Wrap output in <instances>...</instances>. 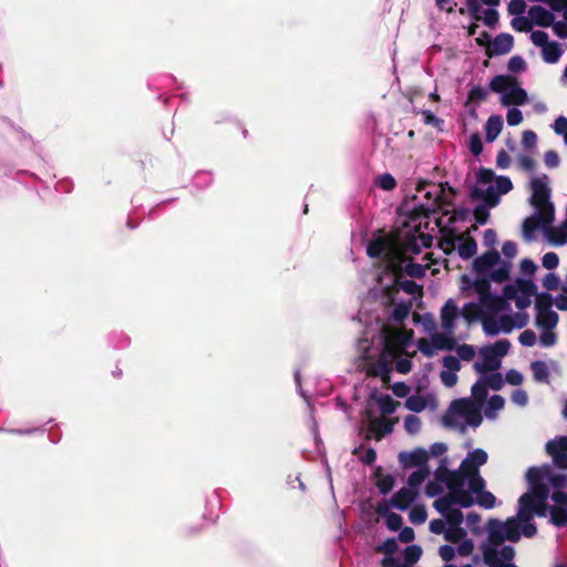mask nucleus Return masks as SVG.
I'll return each instance as SVG.
<instances>
[{"mask_svg":"<svg viewBox=\"0 0 567 567\" xmlns=\"http://www.w3.org/2000/svg\"><path fill=\"white\" fill-rule=\"evenodd\" d=\"M454 192L443 184L422 182L416 188L412 209L405 207L401 215L400 226L391 234L380 235L368 245L370 257L379 258L380 270L373 295L385 306H393L392 317L396 321L405 319L414 301L421 297L422 289L415 282L403 280V275L422 277L431 264L415 262L412 255L420 252L421 247H430L432 237L422 230L430 214L441 212L444 216L452 214L450 220L463 219L466 209L457 210L453 204Z\"/></svg>","mask_w":567,"mask_h":567,"instance_id":"obj_1","label":"nucleus"},{"mask_svg":"<svg viewBox=\"0 0 567 567\" xmlns=\"http://www.w3.org/2000/svg\"><path fill=\"white\" fill-rule=\"evenodd\" d=\"M462 295L466 298L476 297L477 301L468 302L461 311L453 299H449L441 309L440 319L443 332H433L429 338L417 341V349L432 357L439 351L451 350L456 343V332L462 323L468 327L473 321L481 320L488 336L509 333L527 324V317L518 312L514 316L504 313L505 302L488 291L485 282L470 285L467 277H462Z\"/></svg>","mask_w":567,"mask_h":567,"instance_id":"obj_2","label":"nucleus"},{"mask_svg":"<svg viewBox=\"0 0 567 567\" xmlns=\"http://www.w3.org/2000/svg\"><path fill=\"white\" fill-rule=\"evenodd\" d=\"M487 453L477 449L468 453L460 468L450 472L440 468L436 475V483H429L426 494L435 496L443 492L441 485L446 488V494L434 502V507L444 517L430 522V530L433 534H443L451 543H458L466 532L460 525L463 522L462 508L477 503L484 508H493L496 505V497L484 491L485 482L478 474L480 466L487 462Z\"/></svg>","mask_w":567,"mask_h":567,"instance_id":"obj_3","label":"nucleus"},{"mask_svg":"<svg viewBox=\"0 0 567 567\" xmlns=\"http://www.w3.org/2000/svg\"><path fill=\"white\" fill-rule=\"evenodd\" d=\"M530 495L519 497L516 516L505 522L491 519L487 523L488 538L483 545V556L489 567H516L512 560L514 548L504 545L505 540L515 543L520 536L532 537L536 534V526L530 523V511L528 507Z\"/></svg>","mask_w":567,"mask_h":567,"instance_id":"obj_4","label":"nucleus"},{"mask_svg":"<svg viewBox=\"0 0 567 567\" xmlns=\"http://www.w3.org/2000/svg\"><path fill=\"white\" fill-rule=\"evenodd\" d=\"M379 332L380 336L375 339L367 330L358 342V355L362 361L360 365L368 374L373 375H382L393 359L401 353H408L413 336L410 330L392 326H382Z\"/></svg>","mask_w":567,"mask_h":567,"instance_id":"obj_5","label":"nucleus"},{"mask_svg":"<svg viewBox=\"0 0 567 567\" xmlns=\"http://www.w3.org/2000/svg\"><path fill=\"white\" fill-rule=\"evenodd\" d=\"M529 489L520 497L530 495L528 504L530 511V523L535 526L534 516L546 517L549 515L550 522L556 526L567 525V493L557 491L550 496V505H547L548 488L550 484V466L543 465L530 467L526 474Z\"/></svg>","mask_w":567,"mask_h":567,"instance_id":"obj_6","label":"nucleus"},{"mask_svg":"<svg viewBox=\"0 0 567 567\" xmlns=\"http://www.w3.org/2000/svg\"><path fill=\"white\" fill-rule=\"evenodd\" d=\"M532 192V205L535 207V214L525 220V231L536 228L544 229L548 239L554 245H564L567 243V220L558 227H550L554 220V205L549 200L550 188L549 181L546 175L534 176L529 182Z\"/></svg>","mask_w":567,"mask_h":567,"instance_id":"obj_7","label":"nucleus"},{"mask_svg":"<svg viewBox=\"0 0 567 567\" xmlns=\"http://www.w3.org/2000/svg\"><path fill=\"white\" fill-rule=\"evenodd\" d=\"M553 303L559 309L567 311V295H559L553 301L548 295L536 297V326L540 330L539 342L543 347H553L557 337L555 328L558 323V315L551 309Z\"/></svg>","mask_w":567,"mask_h":567,"instance_id":"obj_8","label":"nucleus"},{"mask_svg":"<svg viewBox=\"0 0 567 567\" xmlns=\"http://www.w3.org/2000/svg\"><path fill=\"white\" fill-rule=\"evenodd\" d=\"M513 189L512 181L506 176H497L491 169H480L476 173V183L472 190L474 198L481 199L488 207L499 203L502 195Z\"/></svg>","mask_w":567,"mask_h":567,"instance_id":"obj_9","label":"nucleus"},{"mask_svg":"<svg viewBox=\"0 0 567 567\" xmlns=\"http://www.w3.org/2000/svg\"><path fill=\"white\" fill-rule=\"evenodd\" d=\"M482 402L472 399H460L451 403L444 415L446 426L464 431L467 426H478L482 423Z\"/></svg>","mask_w":567,"mask_h":567,"instance_id":"obj_10","label":"nucleus"},{"mask_svg":"<svg viewBox=\"0 0 567 567\" xmlns=\"http://www.w3.org/2000/svg\"><path fill=\"white\" fill-rule=\"evenodd\" d=\"M473 267L475 278L472 279L470 276H466L470 280V285L480 281L485 282L489 287L488 279L496 282H502L507 279L511 264L502 259L497 251L492 250L475 259ZM488 291L491 292L489 289Z\"/></svg>","mask_w":567,"mask_h":567,"instance_id":"obj_11","label":"nucleus"},{"mask_svg":"<svg viewBox=\"0 0 567 567\" xmlns=\"http://www.w3.org/2000/svg\"><path fill=\"white\" fill-rule=\"evenodd\" d=\"M535 292L536 286L530 280H517L515 285H508L504 288L502 297H496L504 300L505 315L514 316L522 312L528 318L524 310L532 303Z\"/></svg>","mask_w":567,"mask_h":567,"instance_id":"obj_12","label":"nucleus"},{"mask_svg":"<svg viewBox=\"0 0 567 567\" xmlns=\"http://www.w3.org/2000/svg\"><path fill=\"white\" fill-rule=\"evenodd\" d=\"M492 91L501 94L504 105H522L527 100V93L519 86L517 80L511 75H497L491 83Z\"/></svg>","mask_w":567,"mask_h":567,"instance_id":"obj_13","label":"nucleus"},{"mask_svg":"<svg viewBox=\"0 0 567 567\" xmlns=\"http://www.w3.org/2000/svg\"><path fill=\"white\" fill-rule=\"evenodd\" d=\"M509 342L505 339L498 340L493 346L483 347L478 351L475 369L478 373L494 372L501 367V358L509 350Z\"/></svg>","mask_w":567,"mask_h":567,"instance_id":"obj_14","label":"nucleus"},{"mask_svg":"<svg viewBox=\"0 0 567 567\" xmlns=\"http://www.w3.org/2000/svg\"><path fill=\"white\" fill-rule=\"evenodd\" d=\"M445 252L457 250L462 258H471L476 252V243L466 234L453 235L441 243Z\"/></svg>","mask_w":567,"mask_h":567,"instance_id":"obj_15","label":"nucleus"},{"mask_svg":"<svg viewBox=\"0 0 567 567\" xmlns=\"http://www.w3.org/2000/svg\"><path fill=\"white\" fill-rule=\"evenodd\" d=\"M480 374H481L480 379L472 386V396L476 401L483 403V401L487 396V390L488 389L499 390L504 384V380H503L501 373H497L495 371L492 373L485 372V373H480Z\"/></svg>","mask_w":567,"mask_h":567,"instance_id":"obj_16","label":"nucleus"},{"mask_svg":"<svg viewBox=\"0 0 567 567\" xmlns=\"http://www.w3.org/2000/svg\"><path fill=\"white\" fill-rule=\"evenodd\" d=\"M405 408L414 413L423 412L424 410L434 411L437 409V399L431 392H423L420 389L416 393L410 395L405 403Z\"/></svg>","mask_w":567,"mask_h":567,"instance_id":"obj_17","label":"nucleus"},{"mask_svg":"<svg viewBox=\"0 0 567 567\" xmlns=\"http://www.w3.org/2000/svg\"><path fill=\"white\" fill-rule=\"evenodd\" d=\"M457 547L451 545H443L439 549L440 557L449 563L453 560L456 556L467 557L474 550V543L471 539H465V536L460 540Z\"/></svg>","mask_w":567,"mask_h":567,"instance_id":"obj_18","label":"nucleus"},{"mask_svg":"<svg viewBox=\"0 0 567 567\" xmlns=\"http://www.w3.org/2000/svg\"><path fill=\"white\" fill-rule=\"evenodd\" d=\"M546 449L558 467L567 468V436L549 441Z\"/></svg>","mask_w":567,"mask_h":567,"instance_id":"obj_19","label":"nucleus"},{"mask_svg":"<svg viewBox=\"0 0 567 567\" xmlns=\"http://www.w3.org/2000/svg\"><path fill=\"white\" fill-rule=\"evenodd\" d=\"M443 368L444 370L440 373V378L442 383L452 388L457 382L456 372L461 369L460 360L456 357L447 355L443 359Z\"/></svg>","mask_w":567,"mask_h":567,"instance_id":"obj_20","label":"nucleus"},{"mask_svg":"<svg viewBox=\"0 0 567 567\" xmlns=\"http://www.w3.org/2000/svg\"><path fill=\"white\" fill-rule=\"evenodd\" d=\"M400 462L405 467H416L417 468H429L427 461L430 458V454L427 451L423 449L414 450L412 452L401 453Z\"/></svg>","mask_w":567,"mask_h":567,"instance_id":"obj_21","label":"nucleus"},{"mask_svg":"<svg viewBox=\"0 0 567 567\" xmlns=\"http://www.w3.org/2000/svg\"><path fill=\"white\" fill-rule=\"evenodd\" d=\"M395 420L386 419L385 416L377 417L371 416L369 421V431L371 433V436H373L377 440H380L385 434H389L393 430V425L395 424Z\"/></svg>","mask_w":567,"mask_h":567,"instance_id":"obj_22","label":"nucleus"},{"mask_svg":"<svg viewBox=\"0 0 567 567\" xmlns=\"http://www.w3.org/2000/svg\"><path fill=\"white\" fill-rule=\"evenodd\" d=\"M471 10L476 20H483L488 27H495L498 21L497 11L493 7L483 9L477 1L471 2Z\"/></svg>","mask_w":567,"mask_h":567,"instance_id":"obj_23","label":"nucleus"},{"mask_svg":"<svg viewBox=\"0 0 567 567\" xmlns=\"http://www.w3.org/2000/svg\"><path fill=\"white\" fill-rule=\"evenodd\" d=\"M529 20L533 25L550 27L555 20L554 14L543 7L535 6L528 10Z\"/></svg>","mask_w":567,"mask_h":567,"instance_id":"obj_24","label":"nucleus"},{"mask_svg":"<svg viewBox=\"0 0 567 567\" xmlns=\"http://www.w3.org/2000/svg\"><path fill=\"white\" fill-rule=\"evenodd\" d=\"M417 491L412 487H402L391 499L393 507L399 509H406L415 499Z\"/></svg>","mask_w":567,"mask_h":567,"instance_id":"obj_25","label":"nucleus"},{"mask_svg":"<svg viewBox=\"0 0 567 567\" xmlns=\"http://www.w3.org/2000/svg\"><path fill=\"white\" fill-rule=\"evenodd\" d=\"M513 43L511 34L502 33L488 44V51L493 54H505L512 50Z\"/></svg>","mask_w":567,"mask_h":567,"instance_id":"obj_26","label":"nucleus"},{"mask_svg":"<svg viewBox=\"0 0 567 567\" xmlns=\"http://www.w3.org/2000/svg\"><path fill=\"white\" fill-rule=\"evenodd\" d=\"M372 400L377 403L378 408L384 415L392 414L393 412H395L396 408L400 405L399 402H395L388 394L373 395Z\"/></svg>","mask_w":567,"mask_h":567,"instance_id":"obj_27","label":"nucleus"},{"mask_svg":"<svg viewBox=\"0 0 567 567\" xmlns=\"http://www.w3.org/2000/svg\"><path fill=\"white\" fill-rule=\"evenodd\" d=\"M503 128V118L499 115L491 116L485 125L486 140L493 142L499 135Z\"/></svg>","mask_w":567,"mask_h":567,"instance_id":"obj_28","label":"nucleus"},{"mask_svg":"<svg viewBox=\"0 0 567 567\" xmlns=\"http://www.w3.org/2000/svg\"><path fill=\"white\" fill-rule=\"evenodd\" d=\"M563 50L557 42H549L542 48V56L547 63H556L560 59Z\"/></svg>","mask_w":567,"mask_h":567,"instance_id":"obj_29","label":"nucleus"},{"mask_svg":"<svg viewBox=\"0 0 567 567\" xmlns=\"http://www.w3.org/2000/svg\"><path fill=\"white\" fill-rule=\"evenodd\" d=\"M505 401L501 395H493L486 403L485 416L489 420H494L497 412L504 408Z\"/></svg>","mask_w":567,"mask_h":567,"instance_id":"obj_30","label":"nucleus"},{"mask_svg":"<svg viewBox=\"0 0 567 567\" xmlns=\"http://www.w3.org/2000/svg\"><path fill=\"white\" fill-rule=\"evenodd\" d=\"M374 185L383 190L389 192L395 188L396 181L391 174L383 173L374 178Z\"/></svg>","mask_w":567,"mask_h":567,"instance_id":"obj_31","label":"nucleus"},{"mask_svg":"<svg viewBox=\"0 0 567 567\" xmlns=\"http://www.w3.org/2000/svg\"><path fill=\"white\" fill-rule=\"evenodd\" d=\"M430 471L429 468H417L414 471L408 480V487H412L417 491L419 486L425 481Z\"/></svg>","mask_w":567,"mask_h":567,"instance_id":"obj_32","label":"nucleus"},{"mask_svg":"<svg viewBox=\"0 0 567 567\" xmlns=\"http://www.w3.org/2000/svg\"><path fill=\"white\" fill-rule=\"evenodd\" d=\"M409 518L413 524H423L427 518L426 509L423 505H415L409 513Z\"/></svg>","mask_w":567,"mask_h":567,"instance_id":"obj_33","label":"nucleus"},{"mask_svg":"<svg viewBox=\"0 0 567 567\" xmlns=\"http://www.w3.org/2000/svg\"><path fill=\"white\" fill-rule=\"evenodd\" d=\"M422 556V548L417 545H411L405 548L404 563L409 565L415 564Z\"/></svg>","mask_w":567,"mask_h":567,"instance_id":"obj_34","label":"nucleus"},{"mask_svg":"<svg viewBox=\"0 0 567 567\" xmlns=\"http://www.w3.org/2000/svg\"><path fill=\"white\" fill-rule=\"evenodd\" d=\"M530 368H532L533 375H534L535 380L542 381V382L547 381L549 372H548V368H547L546 363H544L542 361H537V362L532 363Z\"/></svg>","mask_w":567,"mask_h":567,"instance_id":"obj_35","label":"nucleus"},{"mask_svg":"<svg viewBox=\"0 0 567 567\" xmlns=\"http://www.w3.org/2000/svg\"><path fill=\"white\" fill-rule=\"evenodd\" d=\"M404 429L409 434H416L421 430V420L416 415L410 414L404 419Z\"/></svg>","mask_w":567,"mask_h":567,"instance_id":"obj_36","label":"nucleus"},{"mask_svg":"<svg viewBox=\"0 0 567 567\" xmlns=\"http://www.w3.org/2000/svg\"><path fill=\"white\" fill-rule=\"evenodd\" d=\"M377 486L383 494L390 492L394 486V480L391 475H379L377 480Z\"/></svg>","mask_w":567,"mask_h":567,"instance_id":"obj_37","label":"nucleus"},{"mask_svg":"<svg viewBox=\"0 0 567 567\" xmlns=\"http://www.w3.org/2000/svg\"><path fill=\"white\" fill-rule=\"evenodd\" d=\"M512 27L517 31H525V32L529 31L532 29L529 16L527 14V17H523V16L515 17L512 20Z\"/></svg>","mask_w":567,"mask_h":567,"instance_id":"obj_38","label":"nucleus"},{"mask_svg":"<svg viewBox=\"0 0 567 567\" xmlns=\"http://www.w3.org/2000/svg\"><path fill=\"white\" fill-rule=\"evenodd\" d=\"M487 97V90L482 86H474L468 92V101L474 103H480Z\"/></svg>","mask_w":567,"mask_h":567,"instance_id":"obj_39","label":"nucleus"},{"mask_svg":"<svg viewBox=\"0 0 567 567\" xmlns=\"http://www.w3.org/2000/svg\"><path fill=\"white\" fill-rule=\"evenodd\" d=\"M553 127L556 134L564 136V142L567 144V118L559 116Z\"/></svg>","mask_w":567,"mask_h":567,"instance_id":"obj_40","label":"nucleus"},{"mask_svg":"<svg viewBox=\"0 0 567 567\" xmlns=\"http://www.w3.org/2000/svg\"><path fill=\"white\" fill-rule=\"evenodd\" d=\"M530 40L536 47H539V48H544L546 44L549 43L548 34L544 31L532 32Z\"/></svg>","mask_w":567,"mask_h":567,"instance_id":"obj_41","label":"nucleus"},{"mask_svg":"<svg viewBox=\"0 0 567 567\" xmlns=\"http://www.w3.org/2000/svg\"><path fill=\"white\" fill-rule=\"evenodd\" d=\"M506 120L508 125H518L523 121V113L516 107L509 109L506 115Z\"/></svg>","mask_w":567,"mask_h":567,"instance_id":"obj_42","label":"nucleus"},{"mask_svg":"<svg viewBox=\"0 0 567 567\" xmlns=\"http://www.w3.org/2000/svg\"><path fill=\"white\" fill-rule=\"evenodd\" d=\"M414 320L421 321L424 330L427 332L435 330L436 323L431 315H424L422 317L414 315Z\"/></svg>","mask_w":567,"mask_h":567,"instance_id":"obj_43","label":"nucleus"},{"mask_svg":"<svg viewBox=\"0 0 567 567\" xmlns=\"http://www.w3.org/2000/svg\"><path fill=\"white\" fill-rule=\"evenodd\" d=\"M526 3L524 0H512L508 4V12L513 16H522L525 12Z\"/></svg>","mask_w":567,"mask_h":567,"instance_id":"obj_44","label":"nucleus"},{"mask_svg":"<svg viewBox=\"0 0 567 567\" xmlns=\"http://www.w3.org/2000/svg\"><path fill=\"white\" fill-rule=\"evenodd\" d=\"M385 524L389 529L391 530H398L402 525V517L398 514L390 513L385 517Z\"/></svg>","mask_w":567,"mask_h":567,"instance_id":"obj_45","label":"nucleus"},{"mask_svg":"<svg viewBox=\"0 0 567 567\" xmlns=\"http://www.w3.org/2000/svg\"><path fill=\"white\" fill-rule=\"evenodd\" d=\"M378 549L384 555H394V553L398 550L396 540L394 538H390L380 545Z\"/></svg>","mask_w":567,"mask_h":567,"instance_id":"obj_46","label":"nucleus"},{"mask_svg":"<svg viewBox=\"0 0 567 567\" xmlns=\"http://www.w3.org/2000/svg\"><path fill=\"white\" fill-rule=\"evenodd\" d=\"M559 259L555 252H547L543 257V266L547 269H555L558 266Z\"/></svg>","mask_w":567,"mask_h":567,"instance_id":"obj_47","label":"nucleus"},{"mask_svg":"<svg viewBox=\"0 0 567 567\" xmlns=\"http://www.w3.org/2000/svg\"><path fill=\"white\" fill-rule=\"evenodd\" d=\"M519 342L523 346L532 347L536 342V334L532 330H524L519 336Z\"/></svg>","mask_w":567,"mask_h":567,"instance_id":"obj_48","label":"nucleus"},{"mask_svg":"<svg viewBox=\"0 0 567 567\" xmlns=\"http://www.w3.org/2000/svg\"><path fill=\"white\" fill-rule=\"evenodd\" d=\"M512 401L518 406H525L528 402L527 393L520 389H517L512 394Z\"/></svg>","mask_w":567,"mask_h":567,"instance_id":"obj_49","label":"nucleus"},{"mask_svg":"<svg viewBox=\"0 0 567 567\" xmlns=\"http://www.w3.org/2000/svg\"><path fill=\"white\" fill-rule=\"evenodd\" d=\"M457 352V355L463 359V360H471L474 354H475V351H474V348L472 346H468V344H462L457 348L456 350Z\"/></svg>","mask_w":567,"mask_h":567,"instance_id":"obj_50","label":"nucleus"},{"mask_svg":"<svg viewBox=\"0 0 567 567\" xmlns=\"http://www.w3.org/2000/svg\"><path fill=\"white\" fill-rule=\"evenodd\" d=\"M537 136L533 131H525L522 137V144L526 148H532L536 145Z\"/></svg>","mask_w":567,"mask_h":567,"instance_id":"obj_51","label":"nucleus"},{"mask_svg":"<svg viewBox=\"0 0 567 567\" xmlns=\"http://www.w3.org/2000/svg\"><path fill=\"white\" fill-rule=\"evenodd\" d=\"M421 114L423 117V122L425 124H429V125H432L435 127H440L443 124V121L440 120L439 117L434 116L430 111H422Z\"/></svg>","mask_w":567,"mask_h":567,"instance_id":"obj_52","label":"nucleus"},{"mask_svg":"<svg viewBox=\"0 0 567 567\" xmlns=\"http://www.w3.org/2000/svg\"><path fill=\"white\" fill-rule=\"evenodd\" d=\"M555 34L561 39L567 38V23L564 21L553 22L550 25Z\"/></svg>","mask_w":567,"mask_h":567,"instance_id":"obj_53","label":"nucleus"},{"mask_svg":"<svg viewBox=\"0 0 567 567\" xmlns=\"http://www.w3.org/2000/svg\"><path fill=\"white\" fill-rule=\"evenodd\" d=\"M393 393L399 398H405L410 393V386L403 382H398L392 385Z\"/></svg>","mask_w":567,"mask_h":567,"instance_id":"obj_54","label":"nucleus"},{"mask_svg":"<svg viewBox=\"0 0 567 567\" xmlns=\"http://www.w3.org/2000/svg\"><path fill=\"white\" fill-rule=\"evenodd\" d=\"M511 164L509 155L504 151H499L496 157V165L502 169H506Z\"/></svg>","mask_w":567,"mask_h":567,"instance_id":"obj_55","label":"nucleus"},{"mask_svg":"<svg viewBox=\"0 0 567 567\" xmlns=\"http://www.w3.org/2000/svg\"><path fill=\"white\" fill-rule=\"evenodd\" d=\"M508 69L513 72H520L525 69V61L520 56H513L508 62Z\"/></svg>","mask_w":567,"mask_h":567,"instance_id":"obj_56","label":"nucleus"},{"mask_svg":"<svg viewBox=\"0 0 567 567\" xmlns=\"http://www.w3.org/2000/svg\"><path fill=\"white\" fill-rule=\"evenodd\" d=\"M518 164L524 171H532L535 162L530 155L522 154L518 156Z\"/></svg>","mask_w":567,"mask_h":567,"instance_id":"obj_57","label":"nucleus"},{"mask_svg":"<svg viewBox=\"0 0 567 567\" xmlns=\"http://www.w3.org/2000/svg\"><path fill=\"white\" fill-rule=\"evenodd\" d=\"M544 161L548 167H557L559 164V156L556 152L548 151L545 153Z\"/></svg>","mask_w":567,"mask_h":567,"instance_id":"obj_58","label":"nucleus"},{"mask_svg":"<svg viewBox=\"0 0 567 567\" xmlns=\"http://www.w3.org/2000/svg\"><path fill=\"white\" fill-rule=\"evenodd\" d=\"M470 150L474 155H478L483 150V144L478 135L474 134L471 136Z\"/></svg>","mask_w":567,"mask_h":567,"instance_id":"obj_59","label":"nucleus"},{"mask_svg":"<svg viewBox=\"0 0 567 567\" xmlns=\"http://www.w3.org/2000/svg\"><path fill=\"white\" fill-rule=\"evenodd\" d=\"M506 381L509 383V384H513V385H518L523 382V375L522 373H519L518 371L516 370H509L507 373H506Z\"/></svg>","mask_w":567,"mask_h":567,"instance_id":"obj_60","label":"nucleus"},{"mask_svg":"<svg viewBox=\"0 0 567 567\" xmlns=\"http://www.w3.org/2000/svg\"><path fill=\"white\" fill-rule=\"evenodd\" d=\"M536 269H537V266L530 259L522 260V262H520V270H522L523 274H525V275H533Z\"/></svg>","mask_w":567,"mask_h":567,"instance_id":"obj_61","label":"nucleus"},{"mask_svg":"<svg viewBox=\"0 0 567 567\" xmlns=\"http://www.w3.org/2000/svg\"><path fill=\"white\" fill-rule=\"evenodd\" d=\"M543 285L549 290L556 289L558 286V278L554 274H548L544 278Z\"/></svg>","mask_w":567,"mask_h":567,"instance_id":"obj_62","label":"nucleus"},{"mask_svg":"<svg viewBox=\"0 0 567 567\" xmlns=\"http://www.w3.org/2000/svg\"><path fill=\"white\" fill-rule=\"evenodd\" d=\"M399 539L402 543H410L414 539V530L411 527H404L400 534Z\"/></svg>","mask_w":567,"mask_h":567,"instance_id":"obj_63","label":"nucleus"},{"mask_svg":"<svg viewBox=\"0 0 567 567\" xmlns=\"http://www.w3.org/2000/svg\"><path fill=\"white\" fill-rule=\"evenodd\" d=\"M550 484L556 487L567 486V476L565 475H554L550 472Z\"/></svg>","mask_w":567,"mask_h":567,"instance_id":"obj_64","label":"nucleus"}]
</instances>
